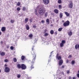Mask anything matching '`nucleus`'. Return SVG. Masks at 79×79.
<instances>
[{
  "label": "nucleus",
  "instance_id": "nucleus-14",
  "mask_svg": "<svg viewBox=\"0 0 79 79\" xmlns=\"http://www.w3.org/2000/svg\"><path fill=\"white\" fill-rule=\"evenodd\" d=\"M26 28L27 30H29V27L28 25H26Z\"/></svg>",
  "mask_w": 79,
  "mask_h": 79
},
{
  "label": "nucleus",
  "instance_id": "nucleus-35",
  "mask_svg": "<svg viewBox=\"0 0 79 79\" xmlns=\"http://www.w3.org/2000/svg\"><path fill=\"white\" fill-rule=\"evenodd\" d=\"M10 48L11 50H13V49H14V47H13V46H11L10 47Z\"/></svg>",
  "mask_w": 79,
  "mask_h": 79
},
{
  "label": "nucleus",
  "instance_id": "nucleus-52",
  "mask_svg": "<svg viewBox=\"0 0 79 79\" xmlns=\"http://www.w3.org/2000/svg\"><path fill=\"white\" fill-rule=\"evenodd\" d=\"M66 63H69V60H67Z\"/></svg>",
  "mask_w": 79,
  "mask_h": 79
},
{
  "label": "nucleus",
  "instance_id": "nucleus-15",
  "mask_svg": "<svg viewBox=\"0 0 79 79\" xmlns=\"http://www.w3.org/2000/svg\"><path fill=\"white\" fill-rule=\"evenodd\" d=\"M65 14L67 16H69L70 15V14L69 13H68L67 12H65Z\"/></svg>",
  "mask_w": 79,
  "mask_h": 79
},
{
  "label": "nucleus",
  "instance_id": "nucleus-21",
  "mask_svg": "<svg viewBox=\"0 0 79 79\" xmlns=\"http://www.w3.org/2000/svg\"><path fill=\"white\" fill-rule=\"evenodd\" d=\"M60 46L61 47H63L64 46V44L61 43L60 44Z\"/></svg>",
  "mask_w": 79,
  "mask_h": 79
},
{
  "label": "nucleus",
  "instance_id": "nucleus-17",
  "mask_svg": "<svg viewBox=\"0 0 79 79\" xmlns=\"http://www.w3.org/2000/svg\"><path fill=\"white\" fill-rule=\"evenodd\" d=\"M62 16H63V14H62V13H61V12H60V18H62Z\"/></svg>",
  "mask_w": 79,
  "mask_h": 79
},
{
  "label": "nucleus",
  "instance_id": "nucleus-16",
  "mask_svg": "<svg viewBox=\"0 0 79 79\" xmlns=\"http://www.w3.org/2000/svg\"><path fill=\"white\" fill-rule=\"evenodd\" d=\"M25 23H27L28 21V18H26L25 19Z\"/></svg>",
  "mask_w": 79,
  "mask_h": 79
},
{
  "label": "nucleus",
  "instance_id": "nucleus-38",
  "mask_svg": "<svg viewBox=\"0 0 79 79\" xmlns=\"http://www.w3.org/2000/svg\"><path fill=\"white\" fill-rule=\"evenodd\" d=\"M41 23H43V24H44L45 23V21L44 20H42Z\"/></svg>",
  "mask_w": 79,
  "mask_h": 79
},
{
  "label": "nucleus",
  "instance_id": "nucleus-2",
  "mask_svg": "<svg viewBox=\"0 0 79 79\" xmlns=\"http://www.w3.org/2000/svg\"><path fill=\"white\" fill-rule=\"evenodd\" d=\"M69 21H67L66 22L64 23V26L66 27V26H68L69 25Z\"/></svg>",
  "mask_w": 79,
  "mask_h": 79
},
{
  "label": "nucleus",
  "instance_id": "nucleus-25",
  "mask_svg": "<svg viewBox=\"0 0 79 79\" xmlns=\"http://www.w3.org/2000/svg\"><path fill=\"white\" fill-rule=\"evenodd\" d=\"M57 58H58V59L59 60H61V56H59Z\"/></svg>",
  "mask_w": 79,
  "mask_h": 79
},
{
  "label": "nucleus",
  "instance_id": "nucleus-58",
  "mask_svg": "<svg viewBox=\"0 0 79 79\" xmlns=\"http://www.w3.org/2000/svg\"><path fill=\"white\" fill-rule=\"evenodd\" d=\"M1 21H2V20L0 18V22H1Z\"/></svg>",
  "mask_w": 79,
  "mask_h": 79
},
{
  "label": "nucleus",
  "instance_id": "nucleus-28",
  "mask_svg": "<svg viewBox=\"0 0 79 79\" xmlns=\"http://www.w3.org/2000/svg\"><path fill=\"white\" fill-rule=\"evenodd\" d=\"M26 8L25 6L23 7V11H25V10H26Z\"/></svg>",
  "mask_w": 79,
  "mask_h": 79
},
{
  "label": "nucleus",
  "instance_id": "nucleus-10",
  "mask_svg": "<svg viewBox=\"0 0 79 79\" xmlns=\"http://www.w3.org/2000/svg\"><path fill=\"white\" fill-rule=\"evenodd\" d=\"M54 11L55 13H56V14H58V10L57 9H55Z\"/></svg>",
  "mask_w": 79,
  "mask_h": 79
},
{
  "label": "nucleus",
  "instance_id": "nucleus-42",
  "mask_svg": "<svg viewBox=\"0 0 79 79\" xmlns=\"http://www.w3.org/2000/svg\"><path fill=\"white\" fill-rule=\"evenodd\" d=\"M62 68H64V65H62V67H61Z\"/></svg>",
  "mask_w": 79,
  "mask_h": 79
},
{
  "label": "nucleus",
  "instance_id": "nucleus-55",
  "mask_svg": "<svg viewBox=\"0 0 79 79\" xmlns=\"http://www.w3.org/2000/svg\"><path fill=\"white\" fill-rule=\"evenodd\" d=\"M73 79H76V77H73Z\"/></svg>",
  "mask_w": 79,
  "mask_h": 79
},
{
  "label": "nucleus",
  "instance_id": "nucleus-53",
  "mask_svg": "<svg viewBox=\"0 0 79 79\" xmlns=\"http://www.w3.org/2000/svg\"><path fill=\"white\" fill-rule=\"evenodd\" d=\"M77 45H78V48H79V44H77Z\"/></svg>",
  "mask_w": 79,
  "mask_h": 79
},
{
  "label": "nucleus",
  "instance_id": "nucleus-46",
  "mask_svg": "<svg viewBox=\"0 0 79 79\" xmlns=\"http://www.w3.org/2000/svg\"><path fill=\"white\" fill-rule=\"evenodd\" d=\"M61 5H59V8H61Z\"/></svg>",
  "mask_w": 79,
  "mask_h": 79
},
{
  "label": "nucleus",
  "instance_id": "nucleus-64",
  "mask_svg": "<svg viewBox=\"0 0 79 79\" xmlns=\"http://www.w3.org/2000/svg\"><path fill=\"white\" fill-rule=\"evenodd\" d=\"M78 73H79V71L78 72Z\"/></svg>",
  "mask_w": 79,
  "mask_h": 79
},
{
  "label": "nucleus",
  "instance_id": "nucleus-61",
  "mask_svg": "<svg viewBox=\"0 0 79 79\" xmlns=\"http://www.w3.org/2000/svg\"><path fill=\"white\" fill-rule=\"evenodd\" d=\"M30 21H31V22H32L31 21V19H30Z\"/></svg>",
  "mask_w": 79,
  "mask_h": 79
},
{
  "label": "nucleus",
  "instance_id": "nucleus-20",
  "mask_svg": "<svg viewBox=\"0 0 79 79\" xmlns=\"http://www.w3.org/2000/svg\"><path fill=\"white\" fill-rule=\"evenodd\" d=\"M61 43H62V44H65V43H66V41H65V40H62Z\"/></svg>",
  "mask_w": 79,
  "mask_h": 79
},
{
  "label": "nucleus",
  "instance_id": "nucleus-60",
  "mask_svg": "<svg viewBox=\"0 0 79 79\" xmlns=\"http://www.w3.org/2000/svg\"><path fill=\"white\" fill-rule=\"evenodd\" d=\"M5 65L6 66H7V65H6V64H5Z\"/></svg>",
  "mask_w": 79,
  "mask_h": 79
},
{
  "label": "nucleus",
  "instance_id": "nucleus-27",
  "mask_svg": "<svg viewBox=\"0 0 79 79\" xmlns=\"http://www.w3.org/2000/svg\"><path fill=\"white\" fill-rule=\"evenodd\" d=\"M17 77L18 78H20V77H21V75L19 74H18L17 76Z\"/></svg>",
  "mask_w": 79,
  "mask_h": 79
},
{
  "label": "nucleus",
  "instance_id": "nucleus-23",
  "mask_svg": "<svg viewBox=\"0 0 79 79\" xmlns=\"http://www.w3.org/2000/svg\"><path fill=\"white\" fill-rule=\"evenodd\" d=\"M78 46L77 45V44H76L75 46V49H77L78 48Z\"/></svg>",
  "mask_w": 79,
  "mask_h": 79
},
{
  "label": "nucleus",
  "instance_id": "nucleus-31",
  "mask_svg": "<svg viewBox=\"0 0 79 79\" xmlns=\"http://www.w3.org/2000/svg\"><path fill=\"white\" fill-rule=\"evenodd\" d=\"M8 61V60L7 59H6L4 60V62L6 63H7Z\"/></svg>",
  "mask_w": 79,
  "mask_h": 79
},
{
  "label": "nucleus",
  "instance_id": "nucleus-8",
  "mask_svg": "<svg viewBox=\"0 0 79 79\" xmlns=\"http://www.w3.org/2000/svg\"><path fill=\"white\" fill-rule=\"evenodd\" d=\"M1 31L2 32H5L6 31L5 27H3L1 28Z\"/></svg>",
  "mask_w": 79,
  "mask_h": 79
},
{
  "label": "nucleus",
  "instance_id": "nucleus-26",
  "mask_svg": "<svg viewBox=\"0 0 79 79\" xmlns=\"http://www.w3.org/2000/svg\"><path fill=\"white\" fill-rule=\"evenodd\" d=\"M50 34H53V30H51L50 31Z\"/></svg>",
  "mask_w": 79,
  "mask_h": 79
},
{
  "label": "nucleus",
  "instance_id": "nucleus-47",
  "mask_svg": "<svg viewBox=\"0 0 79 79\" xmlns=\"http://www.w3.org/2000/svg\"><path fill=\"white\" fill-rule=\"evenodd\" d=\"M33 27H34V28H35L36 27L35 25H34L33 26Z\"/></svg>",
  "mask_w": 79,
  "mask_h": 79
},
{
  "label": "nucleus",
  "instance_id": "nucleus-48",
  "mask_svg": "<svg viewBox=\"0 0 79 79\" xmlns=\"http://www.w3.org/2000/svg\"><path fill=\"white\" fill-rule=\"evenodd\" d=\"M72 57V56L71 55H69V58H71Z\"/></svg>",
  "mask_w": 79,
  "mask_h": 79
},
{
  "label": "nucleus",
  "instance_id": "nucleus-43",
  "mask_svg": "<svg viewBox=\"0 0 79 79\" xmlns=\"http://www.w3.org/2000/svg\"><path fill=\"white\" fill-rule=\"evenodd\" d=\"M33 68H34V67L32 66V65L31 66V69H33Z\"/></svg>",
  "mask_w": 79,
  "mask_h": 79
},
{
  "label": "nucleus",
  "instance_id": "nucleus-22",
  "mask_svg": "<svg viewBox=\"0 0 79 79\" xmlns=\"http://www.w3.org/2000/svg\"><path fill=\"white\" fill-rule=\"evenodd\" d=\"M24 58H25V57H24V56H21V60H23L24 59Z\"/></svg>",
  "mask_w": 79,
  "mask_h": 79
},
{
  "label": "nucleus",
  "instance_id": "nucleus-41",
  "mask_svg": "<svg viewBox=\"0 0 79 79\" xmlns=\"http://www.w3.org/2000/svg\"><path fill=\"white\" fill-rule=\"evenodd\" d=\"M77 77H78V78H79V73H77Z\"/></svg>",
  "mask_w": 79,
  "mask_h": 79
},
{
  "label": "nucleus",
  "instance_id": "nucleus-59",
  "mask_svg": "<svg viewBox=\"0 0 79 79\" xmlns=\"http://www.w3.org/2000/svg\"><path fill=\"white\" fill-rule=\"evenodd\" d=\"M1 44H3V41H1Z\"/></svg>",
  "mask_w": 79,
  "mask_h": 79
},
{
  "label": "nucleus",
  "instance_id": "nucleus-49",
  "mask_svg": "<svg viewBox=\"0 0 79 79\" xmlns=\"http://www.w3.org/2000/svg\"><path fill=\"white\" fill-rule=\"evenodd\" d=\"M46 31H47V30L45 29V31H44V34L46 33Z\"/></svg>",
  "mask_w": 79,
  "mask_h": 79
},
{
  "label": "nucleus",
  "instance_id": "nucleus-13",
  "mask_svg": "<svg viewBox=\"0 0 79 79\" xmlns=\"http://www.w3.org/2000/svg\"><path fill=\"white\" fill-rule=\"evenodd\" d=\"M47 23V24H49L50 23V21H49V19H48L46 20Z\"/></svg>",
  "mask_w": 79,
  "mask_h": 79
},
{
  "label": "nucleus",
  "instance_id": "nucleus-57",
  "mask_svg": "<svg viewBox=\"0 0 79 79\" xmlns=\"http://www.w3.org/2000/svg\"><path fill=\"white\" fill-rule=\"evenodd\" d=\"M55 34H56V35L57 34V32H56H56H55Z\"/></svg>",
  "mask_w": 79,
  "mask_h": 79
},
{
  "label": "nucleus",
  "instance_id": "nucleus-7",
  "mask_svg": "<svg viewBox=\"0 0 79 79\" xmlns=\"http://www.w3.org/2000/svg\"><path fill=\"white\" fill-rule=\"evenodd\" d=\"M73 3L72 2H70L69 4V6L70 7V8H72L73 6Z\"/></svg>",
  "mask_w": 79,
  "mask_h": 79
},
{
  "label": "nucleus",
  "instance_id": "nucleus-45",
  "mask_svg": "<svg viewBox=\"0 0 79 79\" xmlns=\"http://www.w3.org/2000/svg\"><path fill=\"white\" fill-rule=\"evenodd\" d=\"M67 74H69V71L68 70L67 72Z\"/></svg>",
  "mask_w": 79,
  "mask_h": 79
},
{
  "label": "nucleus",
  "instance_id": "nucleus-24",
  "mask_svg": "<svg viewBox=\"0 0 79 79\" xmlns=\"http://www.w3.org/2000/svg\"><path fill=\"white\" fill-rule=\"evenodd\" d=\"M13 61L15 62H16L17 61V59H16V58H14Z\"/></svg>",
  "mask_w": 79,
  "mask_h": 79
},
{
  "label": "nucleus",
  "instance_id": "nucleus-1",
  "mask_svg": "<svg viewBox=\"0 0 79 79\" xmlns=\"http://www.w3.org/2000/svg\"><path fill=\"white\" fill-rule=\"evenodd\" d=\"M45 13V8L44 7L41 8L39 10V13L41 15H44V14Z\"/></svg>",
  "mask_w": 79,
  "mask_h": 79
},
{
  "label": "nucleus",
  "instance_id": "nucleus-39",
  "mask_svg": "<svg viewBox=\"0 0 79 79\" xmlns=\"http://www.w3.org/2000/svg\"><path fill=\"white\" fill-rule=\"evenodd\" d=\"M45 37H47V36L48 35V33H45Z\"/></svg>",
  "mask_w": 79,
  "mask_h": 79
},
{
  "label": "nucleus",
  "instance_id": "nucleus-29",
  "mask_svg": "<svg viewBox=\"0 0 79 79\" xmlns=\"http://www.w3.org/2000/svg\"><path fill=\"white\" fill-rule=\"evenodd\" d=\"M34 55L35 56L34 59H33V61H35V57H36V55L34 54Z\"/></svg>",
  "mask_w": 79,
  "mask_h": 79
},
{
  "label": "nucleus",
  "instance_id": "nucleus-33",
  "mask_svg": "<svg viewBox=\"0 0 79 79\" xmlns=\"http://www.w3.org/2000/svg\"><path fill=\"white\" fill-rule=\"evenodd\" d=\"M29 37H30V38H31V37H32V34H31L29 35Z\"/></svg>",
  "mask_w": 79,
  "mask_h": 79
},
{
  "label": "nucleus",
  "instance_id": "nucleus-40",
  "mask_svg": "<svg viewBox=\"0 0 79 79\" xmlns=\"http://www.w3.org/2000/svg\"><path fill=\"white\" fill-rule=\"evenodd\" d=\"M35 14L36 15H37V10L36 9L35 10Z\"/></svg>",
  "mask_w": 79,
  "mask_h": 79
},
{
  "label": "nucleus",
  "instance_id": "nucleus-34",
  "mask_svg": "<svg viewBox=\"0 0 79 79\" xmlns=\"http://www.w3.org/2000/svg\"><path fill=\"white\" fill-rule=\"evenodd\" d=\"M14 21H15V20H10V23H14Z\"/></svg>",
  "mask_w": 79,
  "mask_h": 79
},
{
  "label": "nucleus",
  "instance_id": "nucleus-4",
  "mask_svg": "<svg viewBox=\"0 0 79 79\" xmlns=\"http://www.w3.org/2000/svg\"><path fill=\"white\" fill-rule=\"evenodd\" d=\"M43 2L45 5H47L49 3V0H43Z\"/></svg>",
  "mask_w": 79,
  "mask_h": 79
},
{
  "label": "nucleus",
  "instance_id": "nucleus-3",
  "mask_svg": "<svg viewBox=\"0 0 79 79\" xmlns=\"http://www.w3.org/2000/svg\"><path fill=\"white\" fill-rule=\"evenodd\" d=\"M4 70L6 73H9L10 71V69L9 67H6L5 68Z\"/></svg>",
  "mask_w": 79,
  "mask_h": 79
},
{
  "label": "nucleus",
  "instance_id": "nucleus-36",
  "mask_svg": "<svg viewBox=\"0 0 79 79\" xmlns=\"http://www.w3.org/2000/svg\"><path fill=\"white\" fill-rule=\"evenodd\" d=\"M20 5H21V3L19 2H18L17 5L18 6H20Z\"/></svg>",
  "mask_w": 79,
  "mask_h": 79
},
{
  "label": "nucleus",
  "instance_id": "nucleus-5",
  "mask_svg": "<svg viewBox=\"0 0 79 79\" xmlns=\"http://www.w3.org/2000/svg\"><path fill=\"white\" fill-rule=\"evenodd\" d=\"M21 68L22 69H26V66L24 64H22Z\"/></svg>",
  "mask_w": 79,
  "mask_h": 79
},
{
  "label": "nucleus",
  "instance_id": "nucleus-62",
  "mask_svg": "<svg viewBox=\"0 0 79 79\" xmlns=\"http://www.w3.org/2000/svg\"><path fill=\"white\" fill-rule=\"evenodd\" d=\"M1 73V70L0 69V73Z\"/></svg>",
  "mask_w": 79,
  "mask_h": 79
},
{
  "label": "nucleus",
  "instance_id": "nucleus-12",
  "mask_svg": "<svg viewBox=\"0 0 79 79\" xmlns=\"http://www.w3.org/2000/svg\"><path fill=\"white\" fill-rule=\"evenodd\" d=\"M17 66L19 69H20V68H21V64H18Z\"/></svg>",
  "mask_w": 79,
  "mask_h": 79
},
{
  "label": "nucleus",
  "instance_id": "nucleus-18",
  "mask_svg": "<svg viewBox=\"0 0 79 79\" xmlns=\"http://www.w3.org/2000/svg\"><path fill=\"white\" fill-rule=\"evenodd\" d=\"M72 64L74 65L75 64V61L74 60H72L71 62Z\"/></svg>",
  "mask_w": 79,
  "mask_h": 79
},
{
  "label": "nucleus",
  "instance_id": "nucleus-51",
  "mask_svg": "<svg viewBox=\"0 0 79 79\" xmlns=\"http://www.w3.org/2000/svg\"><path fill=\"white\" fill-rule=\"evenodd\" d=\"M6 47L7 48H9V46H7Z\"/></svg>",
  "mask_w": 79,
  "mask_h": 79
},
{
  "label": "nucleus",
  "instance_id": "nucleus-6",
  "mask_svg": "<svg viewBox=\"0 0 79 79\" xmlns=\"http://www.w3.org/2000/svg\"><path fill=\"white\" fill-rule=\"evenodd\" d=\"M63 60H59V66L62 65V64H63Z\"/></svg>",
  "mask_w": 79,
  "mask_h": 79
},
{
  "label": "nucleus",
  "instance_id": "nucleus-63",
  "mask_svg": "<svg viewBox=\"0 0 79 79\" xmlns=\"http://www.w3.org/2000/svg\"><path fill=\"white\" fill-rule=\"evenodd\" d=\"M34 50L33 48H32V50Z\"/></svg>",
  "mask_w": 79,
  "mask_h": 79
},
{
  "label": "nucleus",
  "instance_id": "nucleus-54",
  "mask_svg": "<svg viewBox=\"0 0 79 79\" xmlns=\"http://www.w3.org/2000/svg\"><path fill=\"white\" fill-rule=\"evenodd\" d=\"M61 74H63V75H64V73H63V72H61Z\"/></svg>",
  "mask_w": 79,
  "mask_h": 79
},
{
  "label": "nucleus",
  "instance_id": "nucleus-11",
  "mask_svg": "<svg viewBox=\"0 0 79 79\" xmlns=\"http://www.w3.org/2000/svg\"><path fill=\"white\" fill-rule=\"evenodd\" d=\"M68 34L69 35V36H71V35H72V34L73 33H72V32L70 31L68 33Z\"/></svg>",
  "mask_w": 79,
  "mask_h": 79
},
{
  "label": "nucleus",
  "instance_id": "nucleus-37",
  "mask_svg": "<svg viewBox=\"0 0 79 79\" xmlns=\"http://www.w3.org/2000/svg\"><path fill=\"white\" fill-rule=\"evenodd\" d=\"M48 15V13L47 12H46L45 13V16L46 17L47 16V15Z\"/></svg>",
  "mask_w": 79,
  "mask_h": 79
},
{
  "label": "nucleus",
  "instance_id": "nucleus-32",
  "mask_svg": "<svg viewBox=\"0 0 79 79\" xmlns=\"http://www.w3.org/2000/svg\"><path fill=\"white\" fill-rule=\"evenodd\" d=\"M20 10H21V8H20L19 7H18L17 8V11H20Z\"/></svg>",
  "mask_w": 79,
  "mask_h": 79
},
{
  "label": "nucleus",
  "instance_id": "nucleus-44",
  "mask_svg": "<svg viewBox=\"0 0 79 79\" xmlns=\"http://www.w3.org/2000/svg\"><path fill=\"white\" fill-rule=\"evenodd\" d=\"M58 57V53H57L56 56V58H57Z\"/></svg>",
  "mask_w": 79,
  "mask_h": 79
},
{
  "label": "nucleus",
  "instance_id": "nucleus-30",
  "mask_svg": "<svg viewBox=\"0 0 79 79\" xmlns=\"http://www.w3.org/2000/svg\"><path fill=\"white\" fill-rule=\"evenodd\" d=\"M58 3L60 4L61 3V0H59L58 2Z\"/></svg>",
  "mask_w": 79,
  "mask_h": 79
},
{
  "label": "nucleus",
  "instance_id": "nucleus-56",
  "mask_svg": "<svg viewBox=\"0 0 79 79\" xmlns=\"http://www.w3.org/2000/svg\"><path fill=\"white\" fill-rule=\"evenodd\" d=\"M2 35V32H0V35Z\"/></svg>",
  "mask_w": 79,
  "mask_h": 79
},
{
  "label": "nucleus",
  "instance_id": "nucleus-19",
  "mask_svg": "<svg viewBox=\"0 0 79 79\" xmlns=\"http://www.w3.org/2000/svg\"><path fill=\"white\" fill-rule=\"evenodd\" d=\"M63 29V28H60L58 29V31H59V32H61V30Z\"/></svg>",
  "mask_w": 79,
  "mask_h": 79
},
{
  "label": "nucleus",
  "instance_id": "nucleus-9",
  "mask_svg": "<svg viewBox=\"0 0 79 79\" xmlns=\"http://www.w3.org/2000/svg\"><path fill=\"white\" fill-rule=\"evenodd\" d=\"M0 55L2 56H3L5 55V53L4 52H2L0 53Z\"/></svg>",
  "mask_w": 79,
  "mask_h": 79
},
{
  "label": "nucleus",
  "instance_id": "nucleus-50",
  "mask_svg": "<svg viewBox=\"0 0 79 79\" xmlns=\"http://www.w3.org/2000/svg\"><path fill=\"white\" fill-rule=\"evenodd\" d=\"M52 53H53V51L51 52V55L50 56V57L51 56H52V54H52Z\"/></svg>",
  "mask_w": 79,
  "mask_h": 79
}]
</instances>
